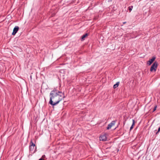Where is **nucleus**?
Instances as JSON below:
<instances>
[{"label": "nucleus", "mask_w": 160, "mask_h": 160, "mask_svg": "<svg viewBox=\"0 0 160 160\" xmlns=\"http://www.w3.org/2000/svg\"><path fill=\"white\" fill-rule=\"evenodd\" d=\"M119 83V82H118L116 83L115 84H114L113 85V88L114 89L116 88H117L118 86Z\"/></svg>", "instance_id": "9"}, {"label": "nucleus", "mask_w": 160, "mask_h": 160, "mask_svg": "<svg viewBox=\"0 0 160 160\" xmlns=\"http://www.w3.org/2000/svg\"><path fill=\"white\" fill-rule=\"evenodd\" d=\"M39 160H44V159H43L42 158H41L39 159Z\"/></svg>", "instance_id": "15"}, {"label": "nucleus", "mask_w": 160, "mask_h": 160, "mask_svg": "<svg viewBox=\"0 0 160 160\" xmlns=\"http://www.w3.org/2000/svg\"><path fill=\"white\" fill-rule=\"evenodd\" d=\"M88 33H86L85 34L83 35L82 36V38H81V40L82 41H83L85 40V38L88 36Z\"/></svg>", "instance_id": "7"}, {"label": "nucleus", "mask_w": 160, "mask_h": 160, "mask_svg": "<svg viewBox=\"0 0 160 160\" xmlns=\"http://www.w3.org/2000/svg\"><path fill=\"white\" fill-rule=\"evenodd\" d=\"M64 98L63 93L56 89H54L50 93L49 103L54 106L59 103Z\"/></svg>", "instance_id": "1"}, {"label": "nucleus", "mask_w": 160, "mask_h": 160, "mask_svg": "<svg viewBox=\"0 0 160 160\" xmlns=\"http://www.w3.org/2000/svg\"><path fill=\"white\" fill-rule=\"evenodd\" d=\"M19 28V27L18 26H15L13 29V31L12 33V35H15L18 30Z\"/></svg>", "instance_id": "4"}, {"label": "nucleus", "mask_w": 160, "mask_h": 160, "mask_svg": "<svg viewBox=\"0 0 160 160\" xmlns=\"http://www.w3.org/2000/svg\"><path fill=\"white\" fill-rule=\"evenodd\" d=\"M34 149V147H33L32 146H30L29 147V150L30 151H33Z\"/></svg>", "instance_id": "10"}, {"label": "nucleus", "mask_w": 160, "mask_h": 160, "mask_svg": "<svg viewBox=\"0 0 160 160\" xmlns=\"http://www.w3.org/2000/svg\"><path fill=\"white\" fill-rule=\"evenodd\" d=\"M158 63L157 62H155L152 65L150 69L151 72H155L158 67Z\"/></svg>", "instance_id": "2"}, {"label": "nucleus", "mask_w": 160, "mask_h": 160, "mask_svg": "<svg viewBox=\"0 0 160 160\" xmlns=\"http://www.w3.org/2000/svg\"><path fill=\"white\" fill-rule=\"evenodd\" d=\"M116 121V120L112 121V122L108 125L107 128V129L109 130L110 129L112 126L114 125Z\"/></svg>", "instance_id": "3"}, {"label": "nucleus", "mask_w": 160, "mask_h": 160, "mask_svg": "<svg viewBox=\"0 0 160 160\" xmlns=\"http://www.w3.org/2000/svg\"><path fill=\"white\" fill-rule=\"evenodd\" d=\"M160 131V127L158 128V132H156V134H157Z\"/></svg>", "instance_id": "14"}, {"label": "nucleus", "mask_w": 160, "mask_h": 160, "mask_svg": "<svg viewBox=\"0 0 160 160\" xmlns=\"http://www.w3.org/2000/svg\"><path fill=\"white\" fill-rule=\"evenodd\" d=\"M107 140L106 137L105 135H103L100 136V141H105Z\"/></svg>", "instance_id": "6"}, {"label": "nucleus", "mask_w": 160, "mask_h": 160, "mask_svg": "<svg viewBox=\"0 0 160 160\" xmlns=\"http://www.w3.org/2000/svg\"><path fill=\"white\" fill-rule=\"evenodd\" d=\"M132 8H133L132 6H131L129 7L128 8L129 11L130 12L132 10Z\"/></svg>", "instance_id": "12"}, {"label": "nucleus", "mask_w": 160, "mask_h": 160, "mask_svg": "<svg viewBox=\"0 0 160 160\" xmlns=\"http://www.w3.org/2000/svg\"><path fill=\"white\" fill-rule=\"evenodd\" d=\"M157 107V106H155V107L153 110L152 112H154L156 110Z\"/></svg>", "instance_id": "13"}, {"label": "nucleus", "mask_w": 160, "mask_h": 160, "mask_svg": "<svg viewBox=\"0 0 160 160\" xmlns=\"http://www.w3.org/2000/svg\"><path fill=\"white\" fill-rule=\"evenodd\" d=\"M156 57H153L152 58L149 60L147 62V64L149 65H150L155 60Z\"/></svg>", "instance_id": "5"}, {"label": "nucleus", "mask_w": 160, "mask_h": 160, "mask_svg": "<svg viewBox=\"0 0 160 160\" xmlns=\"http://www.w3.org/2000/svg\"><path fill=\"white\" fill-rule=\"evenodd\" d=\"M132 125L131 127L130 128V130H131L133 128V126L134 125L135 123V121L134 119H132Z\"/></svg>", "instance_id": "8"}, {"label": "nucleus", "mask_w": 160, "mask_h": 160, "mask_svg": "<svg viewBox=\"0 0 160 160\" xmlns=\"http://www.w3.org/2000/svg\"><path fill=\"white\" fill-rule=\"evenodd\" d=\"M30 146H32L33 147H34L35 146V144L32 141H31L30 142Z\"/></svg>", "instance_id": "11"}]
</instances>
